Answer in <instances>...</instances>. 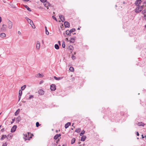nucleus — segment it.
<instances>
[{
  "instance_id": "obj_1",
  "label": "nucleus",
  "mask_w": 146,
  "mask_h": 146,
  "mask_svg": "<svg viewBox=\"0 0 146 146\" xmlns=\"http://www.w3.org/2000/svg\"><path fill=\"white\" fill-rule=\"evenodd\" d=\"M144 6V5L138 6L135 9V12L138 13L141 12L143 9V6Z\"/></svg>"
},
{
  "instance_id": "obj_2",
  "label": "nucleus",
  "mask_w": 146,
  "mask_h": 146,
  "mask_svg": "<svg viewBox=\"0 0 146 146\" xmlns=\"http://www.w3.org/2000/svg\"><path fill=\"white\" fill-rule=\"evenodd\" d=\"M8 27L9 29H10L12 28L13 26V23L9 20L7 22Z\"/></svg>"
},
{
  "instance_id": "obj_3",
  "label": "nucleus",
  "mask_w": 146,
  "mask_h": 146,
  "mask_svg": "<svg viewBox=\"0 0 146 146\" xmlns=\"http://www.w3.org/2000/svg\"><path fill=\"white\" fill-rule=\"evenodd\" d=\"M75 29H70L68 32V33H67V31H66V35H69L70 36H71V33L74 32L75 31Z\"/></svg>"
},
{
  "instance_id": "obj_4",
  "label": "nucleus",
  "mask_w": 146,
  "mask_h": 146,
  "mask_svg": "<svg viewBox=\"0 0 146 146\" xmlns=\"http://www.w3.org/2000/svg\"><path fill=\"white\" fill-rule=\"evenodd\" d=\"M36 46L37 50H39L40 46V42L38 41H37L36 42Z\"/></svg>"
},
{
  "instance_id": "obj_5",
  "label": "nucleus",
  "mask_w": 146,
  "mask_h": 146,
  "mask_svg": "<svg viewBox=\"0 0 146 146\" xmlns=\"http://www.w3.org/2000/svg\"><path fill=\"white\" fill-rule=\"evenodd\" d=\"M24 135L25 137H32L33 136V134L29 132L24 134Z\"/></svg>"
},
{
  "instance_id": "obj_6",
  "label": "nucleus",
  "mask_w": 146,
  "mask_h": 146,
  "mask_svg": "<svg viewBox=\"0 0 146 146\" xmlns=\"http://www.w3.org/2000/svg\"><path fill=\"white\" fill-rule=\"evenodd\" d=\"M50 89L51 91H54L56 89V86L54 84H52L50 85Z\"/></svg>"
},
{
  "instance_id": "obj_7",
  "label": "nucleus",
  "mask_w": 146,
  "mask_h": 146,
  "mask_svg": "<svg viewBox=\"0 0 146 146\" xmlns=\"http://www.w3.org/2000/svg\"><path fill=\"white\" fill-rule=\"evenodd\" d=\"M17 126L16 125H14L11 128V132H14L17 128Z\"/></svg>"
},
{
  "instance_id": "obj_8",
  "label": "nucleus",
  "mask_w": 146,
  "mask_h": 146,
  "mask_svg": "<svg viewBox=\"0 0 146 146\" xmlns=\"http://www.w3.org/2000/svg\"><path fill=\"white\" fill-rule=\"evenodd\" d=\"M44 6L46 7H48L50 6V4L47 1L44 3Z\"/></svg>"
},
{
  "instance_id": "obj_9",
  "label": "nucleus",
  "mask_w": 146,
  "mask_h": 146,
  "mask_svg": "<svg viewBox=\"0 0 146 146\" xmlns=\"http://www.w3.org/2000/svg\"><path fill=\"white\" fill-rule=\"evenodd\" d=\"M22 94V90H19V101L21 99V95Z\"/></svg>"
},
{
  "instance_id": "obj_10",
  "label": "nucleus",
  "mask_w": 146,
  "mask_h": 146,
  "mask_svg": "<svg viewBox=\"0 0 146 146\" xmlns=\"http://www.w3.org/2000/svg\"><path fill=\"white\" fill-rule=\"evenodd\" d=\"M65 27L66 28H68L70 27V24L68 22L65 21L64 23Z\"/></svg>"
},
{
  "instance_id": "obj_11",
  "label": "nucleus",
  "mask_w": 146,
  "mask_h": 146,
  "mask_svg": "<svg viewBox=\"0 0 146 146\" xmlns=\"http://www.w3.org/2000/svg\"><path fill=\"white\" fill-rule=\"evenodd\" d=\"M38 93L40 95H43L44 94V91L43 90L40 89L38 90Z\"/></svg>"
},
{
  "instance_id": "obj_12",
  "label": "nucleus",
  "mask_w": 146,
  "mask_h": 146,
  "mask_svg": "<svg viewBox=\"0 0 146 146\" xmlns=\"http://www.w3.org/2000/svg\"><path fill=\"white\" fill-rule=\"evenodd\" d=\"M59 17L62 22H63L64 21L65 19L63 15H60L59 16Z\"/></svg>"
},
{
  "instance_id": "obj_13",
  "label": "nucleus",
  "mask_w": 146,
  "mask_h": 146,
  "mask_svg": "<svg viewBox=\"0 0 146 146\" xmlns=\"http://www.w3.org/2000/svg\"><path fill=\"white\" fill-rule=\"evenodd\" d=\"M2 27L1 28V30L2 31H4L6 30V25H2Z\"/></svg>"
},
{
  "instance_id": "obj_14",
  "label": "nucleus",
  "mask_w": 146,
  "mask_h": 146,
  "mask_svg": "<svg viewBox=\"0 0 146 146\" xmlns=\"http://www.w3.org/2000/svg\"><path fill=\"white\" fill-rule=\"evenodd\" d=\"M25 19L27 20L28 23H29L30 24H33V21L30 19H29L27 17H25Z\"/></svg>"
},
{
  "instance_id": "obj_15",
  "label": "nucleus",
  "mask_w": 146,
  "mask_h": 146,
  "mask_svg": "<svg viewBox=\"0 0 146 146\" xmlns=\"http://www.w3.org/2000/svg\"><path fill=\"white\" fill-rule=\"evenodd\" d=\"M54 78L56 80H61L63 78V77H60L57 78L55 76H54Z\"/></svg>"
},
{
  "instance_id": "obj_16",
  "label": "nucleus",
  "mask_w": 146,
  "mask_h": 146,
  "mask_svg": "<svg viewBox=\"0 0 146 146\" xmlns=\"http://www.w3.org/2000/svg\"><path fill=\"white\" fill-rule=\"evenodd\" d=\"M71 123L70 122H68L66 124H65V129H66L70 125Z\"/></svg>"
},
{
  "instance_id": "obj_17",
  "label": "nucleus",
  "mask_w": 146,
  "mask_h": 146,
  "mask_svg": "<svg viewBox=\"0 0 146 146\" xmlns=\"http://www.w3.org/2000/svg\"><path fill=\"white\" fill-rule=\"evenodd\" d=\"M141 1L140 0H137L135 2V4L136 5H138L139 4H140L141 3Z\"/></svg>"
},
{
  "instance_id": "obj_18",
  "label": "nucleus",
  "mask_w": 146,
  "mask_h": 146,
  "mask_svg": "<svg viewBox=\"0 0 146 146\" xmlns=\"http://www.w3.org/2000/svg\"><path fill=\"white\" fill-rule=\"evenodd\" d=\"M6 36V35L4 33H2L0 34V37H5Z\"/></svg>"
},
{
  "instance_id": "obj_19",
  "label": "nucleus",
  "mask_w": 146,
  "mask_h": 146,
  "mask_svg": "<svg viewBox=\"0 0 146 146\" xmlns=\"http://www.w3.org/2000/svg\"><path fill=\"white\" fill-rule=\"evenodd\" d=\"M43 76L40 73H38L36 75V77L42 78Z\"/></svg>"
},
{
  "instance_id": "obj_20",
  "label": "nucleus",
  "mask_w": 146,
  "mask_h": 146,
  "mask_svg": "<svg viewBox=\"0 0 146 146\" xmlns=\"http://www.w3.org/2000/svg\"><path fill=\"white\" fill-rule=\"evenodd\" d=\"M21 120V117L19 116H18V117L16 118V121H17L18 122H19V121H20Z\"/></svg>"
},
{
  "instance_id": "obj_21",
  "label": "nucleus",
  "mask_w": 146,
  "mask_h": 146,
  "mask_svg": "<svg viewBox=\"0 0 146 146\" xmlns=\"http://www.w3.org/2000/svg\"><path fill=\"white\" fill-rule=\"evenodd\" d=\"M75 39L73 38H71L70 40V42L71 43H73L75 42Z\"/></svg>"
},
{
  "instance_id": "obj_22",
  "label": "nucleus",
  "mask_w": 146,
  "mask_h": 146,
  "mask_svg": "<svg viewBox=\"0 0 146 146\" xmlns=\"http://www.w3.org/2000/svg\"><path fill=\"white\" fill-rule=\"evenodd\" d=\"M138 125L139 126H143L145 124L142 122H139L138 123Z\"/></svg>"
},
{
  "instance_id": "obj_23",
  "label": "nucleus",
  "mask_w": 146,
  "mask_h": 146,
  "mask_svg": "<svg viewBox=\"0 0 146 146\" xmlns=\"http://www.w3.org/2000/svg\"><path fill=\"white\" fill-rule=\"evenodd\" d=\"M24 7L26 8L29 11H31V9L27 5H25Z\"/></svg>"
},
{
  "instance_id": "obj_24",
  "label": "nucleus",
  "mask_w": 146,
  "mask_h": 146,
  "mask_svg": "<svg viewBox=\"0 0 146 146\" xmlns=\"http://www.w3.org/2000/svg\"><path fill=\"white\" fill-rule=\"evenodd\" d=\"M81 131V129L80 128H78L76 129L75 131L77 133H78L80 132Z\"/></svg>"
},
{
  "instance_id": "obj_25",
  "label": "nucleus",
  "mask_w": 146,
  "mask_h": 146,
  "mask_svg": "<svg viewBox=\"0 0 146 146\" xmlns=\"http://www.w3.org/2000/svg\"><path fill=\"white\" fill-rule=\"evenodd\" d=\"M69 70L70 71L72 72H73L74 71V68L72 67H70Z\"/></svg>"
},
{
  "instance_id": "obj_26",
  "label": "nucleus",
  "mask_w": 146,
  "mask_h": 146,
  "mask_svg": "<svg viewBox=\"0 0 146 146\" xmlns=\"http://www.w3.org/2000/svg\"><path fill=\"white\" fill-rule=\"evenodd\" d=\"M26 88V86L25 85H24L23 86H22L21 87V90H24L25 88Z\"/></svg>"
},
{
  "instance_id": "obj_27",
  "label": "nucleus",
  "mask_w": 146,
  "mask_h": 146,
  "mask_svg": "<svg viewBox=\"0 0 146 146\" xmlns=\"http://www.w3.org/2000/svg\"><path fill=\"white\" fill-rule=\"evenodd\" d=\"M76 140L74 138H73L71 140V144H73L75 142Z\"/></svg>"
},
{
  "instance_id": "obj_28",
  "label": "nucleus",
  "mask_w": 146,
  "mask_h": 146,
  "mask_svg": "<svg viewBox=\"0 0 146 146\" xmlns=\"http://www.w3.org/2000/svg\"><path fill=\"white\" fill-rule=\"evenodd\" d=\"M85 131L84 130L82 131L81 133H80V135L82 136L85 133Z\"/></svg>"
},
{
  "instance_id": "obj_29",
  "label": "nucleus",
  "mask_w": 146,
  "mask_h": 146,
  "mask_svg": "<svg viewBox=\"0 0 146 146\" xmlns=\"http://www.w3.org/2000/svg\"><path fill=\"white\" fill-rule=\"evenodd\" d=\"M54 47L56 49H58L59 48V46L57 44H55Z\"/></svg>"
},
{
  "instance_id": "obj_30",
  "label": "nucleus",
  "mask_w": 146,
  "mask_h": 146,
  "mask_svg": "<svg viewBox=\"0 0 146 146\" xmlns=\"http://www.w3.org/2000/svg\"><path fill=\"white\" fill-rule=\"evenodd\" d=\"M31 25V26L32 27L33 29H35V26L34 25L33 23V24L31 23V24H30Z\"/></svg>"
},
{
  "instance_id": "obj_31",
  "label": "nucleus",
  "mask_w": 146,
  "mask_h": 146,
  "mask_svg": "<svg viewBox=\"0 0 146 146\" xmlns=\"http://www.w3.org/2000/svg\"><path fill=\"white\" fill-rule=\"evenodd\" d=\"M142 13L144 15L145 14H146V10H143L142 12Z\"/></svg>"
},
{
  "instance_id": "obj_32",
  "label": "nucleus",
  "mask_w": 146,
  "mask_h": 146,
  "mask_svg": "<svg viewBox=\"0 0 146 146\" xmlns=\"http://www.w3.org/2000/svg\"><path fill=\"white\" fill-rule=\"evenodd\" d=\"M86 139V137H81V140L82 141H84Z\"/></svg>"
},
{
  "instance_id": "obj_33",
  "label": "nucleus",
  "mask_w": 146,
  "mask_h": 146,
  "mask_svg": "<svg viewBox=\"0 0 146 146\" xmlns=\"http://www.w3.org/2000/svg\"><path fill=\"white\" fill-rule=\"evenodd\" d=\"M61 136V134H59L56 135L54 137H60Z\"/></svg>"
},
{
  "instance_id": "obj_34",
  "label": "nucleus",
  "mask_w": 146,
  "mask_h": 146,
  "mask_svg": "<svg viewBox=\"0 0 146 146\" xmlns=\"http://www.w3.org/2000/svg\"><path fill=\"white\" fill-rule=\"evenodd\" d=\"M69 49L70 50H72L73 49V47L72 46H69Z\"/></svg>"
},
{
  "instance_id": "obj_35",
  "label": "nucleus",
  "mask_w": 146,
  "mask_h": 146,
  "mask_svg": "<svg viewBox=\"0 0 146 146\" xmlns=\"http://www.w3.org/2000/svg\"><path fill=\"white\" fill-rule=\"evenodd\" d=\"M39 125V123L38 122H37L36 123V127H38Z\"/></svg>"
},
{
  "instance_id": "obj_36",
  "label": "nucleus",
  "mask_w": 146,
  "mask_h": 146,
  "mask_svg": "<svg viewBox=\"0 0 146 146\" xmlns=\"http://www.w3.org/2000/svg\"><path fill=\"white\" fill-rule=\"evenodd\" d=\"M33 95H30L29 96V99H31L32 98H33Z\"/></svg>"
},
{
  "instance_id": "obj_37",
  "label": "nucleus",
  "mask_w": 146,
  "mask_h": 146,
  "mask_svg": "<svg viewBox=\"0 0 146 146\" xmlns=\"http://www.w3.org/2000/svg\"><path fill=\"white\" fill-rule=\"evenodd\" d=\"M45 31H46V34L47 35H48L49 34V33L48 31L47 30L45 29Z\"/></svg>"
},
{
  "instance_id": "obj_38",
  "label": "nucleus",
  "mask_w": 146,
  "mask_h": 146,
  "mask_svg": "<svg viewBox=\"0 0 146 146\" xmlns=\"http://www.w3.org/2000/svg\"><path fill=\"white\" fill-rule=\"evenodd\" d=\"M7 143L6 142H5L3 144L2 146H7Z\"/></svg>"
},
{
  "instance_id": "obj_39",
  "label": "nucleus",
  "mask_w": 146,
  "mask_h": 146,
  "mask_svg": "<svg viewBox=\"0 0 146 146\" xmlns=\"http://www.w3.org/2000/svg\"><path fill=\"white\" fill-rule=\"evenodd\" d=\"M40 1L42 3H44L47 0H40Z\"/></svg>"
},
{
  "instance_id": "obj_40",
  "label": "nucleus",
  "mask_w": 146,
  "mask_h": 146,
  "mask_svg": "<svg viewBox=\"0 0 146 146\" xmlns=\"http://www.w3.org/2000/svg\"><path fill=\"white\" fill-rule=\"evenodd\" d=\"M62 46L63 48H64L65 47V44L64 43H63L62 44Z\"/></svg>"
},
{
  "instance_id": "obj_41",
  "label": "nucleus",
  "mask_w": 146,
  "mask_h": 146,
  "mask_svg": "<svg viewBox=\"0 0 146 146\" xmlns=\"http://www.w3.org/2000/svg\"><path fill=\"white\" fill-rule=\"evenodd\" d=\"M15 118L12 119V121L11 122V124H12L14 122V121H15Z\"/></svg>"
},
{
  "instance_id": "obj_42",
  "label": "nucleus",
  "mask_w": 146,
  "mask_h": 146,
  "mask_svg": "<svg viewBox=\"0 0 146 146\" xmlns=\"http://www.w3.org/2000/svg\"><path fill=\"white\" fill-rule=\"evenodd\" d=\"M52 18L54 19L55 20H56V21H57V19H56V18L54 16H52Z\"/></svg>"
},
{
  "instance_id": "obj_43",
  "label": "nucleus",
  "mask_w": 146,
  "mask_h": 146,
  "mask_svg": "<svg viewBox=\"0 0 146 146\" xmlns=\"http://www.w3.org/2000/svg\"><path fill=\"white\" fill-rule=\"evenodd\" d=\"M72 58L74 60L76 58V57L75 56H72Z\"/></svg>"
},
{
  "instance_id": "obj_44",
  "label": "nucleus",
  "mask_w": 146,
  "mask_h": 146,
  "mask_svg": "<svg viewBox=\"0 0 146 146\" xmlns=\"http://www.w3.org/2000/svg\"><path fill=\"white\" fill-rule=\"evenodd\" d=\"M32 137H27L28 138V139H25L24 138V139H25V141H26V140L27 139V140H30V138H31Z\"/></svg>"
},
{
  "instance_id": "obj_45",
  "label": "nucleus",
  "mask_w": 146,
  "mask_h": 146,
  "mask_svg": "<svg viewBox=\"0 0 146 146\" xmlns=\"http://www.w3.org/2000/svg\"><path fill=\"white\" fill-rule=\"evenodd\" d=\"M17 111L15 113V115H17L18 114V113H17Z\"/></svg>"
},
{
  "instance_id": "obj_46",
  "label": "nucleus",
  "mask_w": 146,
  "mask_h": 146,
  "mask_svg": "<svg viewBox=\"0 0 146 146\" xmlns=\"http://www.w3.org/2000/svg\"><path fill=\"white\" fill-rule=\"evenodd\" d=\"M136 135L137 136H139V134L138 133V132H136Z\"/></svg>"
},
{
  "instance_id": "obj_47",
  "label": "nucleus",
  "mask_w": 146,
  "mask_h": 146,
  "mask_svg": "<svg viewBox=\"0 0 146 146\" xmlns=\"http://www.w3.org/2000/svg\"><path fill=\"white\" fill-rule=\"evenodd\" d=\"M144 19L145 20H146V14L144 15Z\"/></svg>"
},
{
  "instance_id": "obj_48",
  "label": "nucleus",
  "mask_w": 146,
  "mask_h": 146,
  "mask_svg": "<svg viewBox=\"0 0 146 146\" xmlns=\"http://www.w3.org/2000/svg\"><path fill=\"white\" fill-rule=\"evenodd\" d=\"M18 33L19 34V35H21V32L20 31H19L18 32Z\"/></svg>"
},
{
  "instance_id": "obj_49",
  "label": "nucleus",
  "mask_w": 146,
  "mask_h": 146,
  "mask_svg": "<svg viewBox=\"0 0 146 146\" xmlns=\"http://www.w3.org/2000/svg\"><path fill=\"white\" fill-rule=\"evenodd\" d=\"M2 21V18L1 17H0V23Z\"/></svg>"
},
{
  "instance_id": "obj_50",
  "label": "nucleus",
  "mask_w": 146,
  "mask_h": 146,
  "mask_svg": "<svg viewBox=\"0 0 146 146\" xmlns=\"http://www.w3.org/2000/svg\"><path fill=\"white\" fill-rule=\"evenodd\" d=\"M24 1H29V0H23Z\"/></svg>"
},
{
  "instance_id": "obj_51",
  "label": "nucleus",
  "mask_w": 146,
  "mask_h": 146,
  "mask_svg": "<svg viewBox=\"0 0 146 146\" xmlns=\"http://www.w3.org/2000/svg\"><path fill=\"white\" fill-rule=\"evenodd\" d=\"M59 139H58V140H56V143H58V141H59Z\"/></svg>"
},
{
  "instance_id": "obj_52",
  "label": "nucleus",
  "mask_w": 146,
  "mask_h": 146,
  "mask_svg": "<svg viewBox=\"0 0 146 146\" xmlns=\"http://www.w3.org/2000/svg\"><path fill=\"white\" fill-rule=\"evenodd\" d=\"M58 137H54V139L55 140H56V139H57V138H58Z\"/></svg>"
},
{
  "instance_id": "obj_53",
  "label": "nucleus",
  "mask_w": 146,
  "mask_h": 146,
  "mask_svg": "<svg viewBox=\"0 0 146 146\" xmlns=\"http://www.w3.org/2000/svg\"><path fill=\"white\" fill-rule=\"evenodd\" d=\"M62 146H66V144H64L62 145Z\"/></svg>"
},
{
  "instance_id": "obj_54",
  "label": "nucleus",
  "mask_w": 146,
  "mask_h": 146,
  "mask_svg": "<svg viewBox=\"0 0 146 146\" xmlns=\"http://www.w3.org/2000/svg\"><path fill=\"white\" fill-rule=\"evenodd\" d=\"M45 29H47V27H45Z\"/></svg>"
},
{
  "instance_id": "obj_55",
  "label": "nucleus",
  "mask_w": 146,
  "mask_h": 146,
  "mask_svg": "<svg viewBox=\"0 0 146 146\" xmlns=\"http://www.w3.org/2000/svg\"><path fill=\"white\" fill-rule=\"evenodd\" d=\"M141 136H142V137H144L143 136V134H142V135H141Z\"/></svg>"
},
{
  "instance_id": "obj_56",
  "label": "nucleus",
  "mask_w": 146,
  "mask_h": 146,
  "mask_svg": "<svg viewBox=\"0 0 146 146\" xmlns=\"http://www.w3.org/2000/svg\"><path fill=\"white\" fill-rule=\"evenodd\" d=\"M77 29H78V30H80V28H78Z\"/></svg>"
},
{
  "instance_id": "obj_57",
  "label": "nucleus",
  "mask_w": 146,
  "mask_h": 146,
  "mask_svg": "<svg viewBox=\"0 0 146 146\" xmlns=\"http://www.w3.org/2000/svg\"><path fill=\"white\" fill-rule=\"evenodd\" d=\"M78 143V144H80V142H79Z\"/></svg>"
},
{
  "instance_id": "obj_58",
  "label": "nucleus",
  "mask_w": 146,
  "mask_h": 146,
  "mask_svg": "<svg viewBox=\"0 0 146 146\" xmlns=\"http://www.w3.org/2000/svg\"><path fill=\"white\" fill-rule=\"evenodd\" d=\"M3 139V137H1V139Z\"/></svg>"
},
{
  "instance_id": "obj_59",
  "label": "nucleus",
  "mask_w": 146,
  "mask_h": 146,
  "mask_svg": "<svg viewBox=\"0 0 146 146\" xmlns=\"http://www.w3.org/2000/svg\"><path fill=\"white\" fill-rule=\"evenodd\" d=\"M145 28H146V25H145Z\"/></svg>"
},
{
  "instance_id": "obj_60",
  "label": "nucleus",
  "mask_w": 146,
  "mask_h": 146,
  "mask_svg": "<svg viewBox=\"0 0 146 146\" xmlns=\"http://www.w3.org/2000/svg\"><path fill=\"white\" fill-rule=\"evenodd\" d=\"M145 6H146V3H145Z\"/></svg>"
},
{
  "instance_id": "obj_61",
  "label": "nucleus",
  "mask_w": 146,
  "mask_h": 146,
  "mask_svg": "<svg viewBox=\"0 0 146 146\" xmlns=\"http://www.w3.org/2000/svg\"><path fill=\"white\" fill-rule=\"evenodd\" d=\"M66 40H68V38H66Z\"/></svg>"
},
{
  "instance_id": "obj_62",
  "label": "nucleus",
  "mask_w": 146,
  "mask_h": 146,
  "mask_svg": "<svg viewBox=\"0 0 146 146\" xmlns=\"http://www.w3.org/2000/svg\"><path fill=\"white\" fill-rule=\"evenodd\" d=\"M3 137H4V135H3V136H2Z\"/></svg>"
},
{
  "instance_id": "obj_63",
  "label": "nucleus",
  "mask_w": 146,
  "mask_h": 146,
  "mask_svg": "<svg viewBox=\"0 0 146 146\" xmlns=\"http://www.w3.org/2000/svg\"><path fill=\"white\" fill-rule=\"evenodd\" d=\"M115 7H117V5H115Z\"/></svg>"
},
{
  "instance_id": "obj_64",
  "label": "nucleus",
  "mask_w": 146,
  "mask_h": 146,
  "mask_svg": "<svg viewBox=\"0 0 146 146\" xmlns=\"http://www.w3.org/2000/svg\"><path fill=\"white\" fill-rule=\"evenodd\" d=\"M58 146H61L60 145H59Z\"/></svg>"
}]
</instances>
